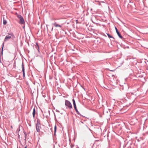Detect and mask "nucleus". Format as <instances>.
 I'll return each instance as SVG.
<instances>
[{
    "instance_id": "obj_1",
    "label": "nucleus",
    "mask_w": 148,
    "mask_h": 148,
    "mask_svg": "<svg viewBox=\"0 0 148 148\" xmlns=\"http://www.w3.org/2000/svg\"><path fill=\"white\" fill-rule=\"evenodd\" d=\"M17 17L19 19V23L20 24H24L25 23L24 20L22 16L20 14H17Z\"/></svg>"
},
{
    "instance_id": "obj_2",
    "label": "nucleus",
    "mask_w": 148,
    "mask_h": 148,
    "mask_svg": "<svg viewBox=\"0 0 148 148\" xmlns=\"http://www.w3.org/2000/svg\"><path fill=\"white\" fill-rule=\"evenodd\" d=\"M65 105L66 106H67V107L70 109H71L72 108V106L71 103L68 100H65Z\"/></svg>"
},
{
    "instance_id": "obj_3",
    "label": "nucleus",
    "mask_w": 148,
    "mask_h": 148,
    "mask_svg": "<svg viewBox=\"0 0 148 148\" xmlns=\"http://www.w3.org/2000/svg\"><path fill=\"white\" fill-rule=\"evenodd\" d=\"M36 130L38 132H40V130L39 127L40 126V123L39 120H38L37 121V123L36 124Z\"/></svg>"
},
{
    "instance_id": "obj_4",
    "label": "nucleus",
    "mask_w": 148,
    "mask_h": 148,
    "mask_svg": "<svg viewBox=\"0 0 148 148\" xmlns=\"http://www.w3.org/2000/svg\"><path fill=\"white\" fill-rule=\"evenodd\" d=\"M115 30L116 31V32L117 33V34L118 35V36H119V37L121 39H123V37L122 36L121 34L118 31V30L117 28H116V27H115Z\"/></svg>"
},
{
    "instance_id": "obj_5",
    "label": "nucleus",
    "mask_w": 148,
    "mask_h": 148,
    "mask_svg": "<svg viewBox=\"0 0 148 148\" xmlns=\"http://www.w3.org/2000/svg\"><path fill=\"white\" fill-rule=\"evenodd\" d=\"M22 71L23 73V77L24 78L25 76V72L24 66L23 64V62H22Z\"/></svg>"
},
{
    "instance_id": "obj_6",
    "label": "nucleus",
    "mask_w": 148,
    "mask_h": 148,
    "mask_svg": "<svg viewBox=\"0 0 148 148\" xmlns=\"http://www.w3.org/2000/svg\"><path fill=\"white\" fill-rule=\"evenodd\" d=\"M11 38V36H10L9 35L6 36L5 39H4V42H6V41H8V40H9V39H10V38Z\"/></svg>"
},
{
    "instance_id": "obj_7",
    "label": "nucleus",
    "mask_w": 148,
    "mask_h": 148,
    "mask_svg": "<svg viewBox=\"0 0 148 148\" xmlns=\"http://www.w3.org/2000/svg\"><path fill=\"white\" fill-rule=\"evenodd\" d=\"M52 25L56 27H58L61 28L62 26V25L57 24L56 22H55L54 23H53Z\"/></svg>"
},
{
    "instance_id": "obj_8",
    "label": "nucleus",
    "mask_w": 148,
    "mask_h": 148,
    "mask_svg": "<svg viewBox=\"0 0 148 148\" xmlns=\"http://www.w3.org/2000/svg\"><path fill=\"white\" fill-rule=\"evenodd\" d=\"M35 114H36L35 108H33V112H32L33 116V117L34 119Z\"/></svg>"
},
{
    "instance_id": "obj_9",
    "label": "nucleus",
    "mask_w": 148,
    "mask_h": 148,
    "mask_svg": "<svg viewBox=\"0 0 148 148\" xmlns=\"http://www.w3.org/2000/svg\"><path fill=\"white\" fill-rule=\"evenodd\" d=\"M8 34L12 36L14 38H15V36L14 35V34L12 32L11 33H8Z\"/></svg>"
},
{
    "instance_id": "obj_10",
    "label": "nucleus",
    "mask_w": 148,
    "mask_h": 148,
    "mask_svg": "<svg viewBox=\"0 0 148 148\" xmlns=\"http://www.w3.org/2000/svg\"><path fill=\"white\" fill-rule=\"evenodd\" d=\"M4 45V43H3L2 44V46H1V54L2 55H3Z\"/></svg>"
},
{
    "instance_id": "obj_11",
    "label": "nucleus",
    "mask_w": 148,
    "mask_h": 148,
    "mask_svg": "<svg viewBox=\"0 0 148 148\" xmlns=\"http://www.w3.org/2000/svg\"><path fill=\"white\" fill-rule=\"evenodd\" d=\"M73 105L74 106V108H75L76 107V104L75 103V101L74 99H73Z\"/></svg>"
},
{
    "instance_id": "obj_12",
    "label": "nucleus",
    "mask_w": 148,
    "mask_h": 148,
    "mask_svg": "<svg viewBox=\"0 0 148 148\" xmlns=\"http://www.w3.org/2000/svg\"><path fill=\"white\" fill-rule=\"evenodd\" d=\"M74 109L75 110V111H76L77 113V114L79 115H81V114H80V113L78 111L77 109V107H76L75 108H74Z\"/></svg>"
},
{
    "instance_id": "obj_13",
    "label": "nucleus",
    "mask_w": 148,
    "mask_h": 148,
    "mask_svg": "<svg viewBox=\"0 0 148 148\" xmlns=\"http://www.w3.org/2000/svg\"><path fill=\"white\" fill-rule=\"evenodd\" d=\"M107 35L108 37L109 38H112L114 39V37L110 35V34H107Z\"/></svg>"
},
{
    "instance_id": "obj_14",
    "label": "nucleus",
    "mask_w": 148,
    "mask_h": 148,
    "mask_svg": "<svg viewBox=\"0 0 148 148\" xmlns=\"http://www.w3.org/2000/svg\"><path fill=\"white\" fill-rule=\"evenodd\" d=\"M54 135H56V129H57V127L56 125H55L54 127Z\"/></svg>"
},
{
    "instance_id": "obj_15",
    "label": "nucleus",
    "mask_w": 148,
    "mask_h": 148,
    "mask_svg": "<svg viewBox=\"0 0 148 148\" xmlns=\"http://www.w3.org/2000/svg\"><path fill=\"white\" fill-rule=\"evenodd\" d=\"M7 23V21L3 19V24L4 25H5Z\"/></svg>"
},
{
    "instance_id": "obj_16",
    "label": "nucleus",
    "mask_w": 148,
    "mask_h": 148,
    "mask_svg": "<svg viewBox=\"0 0 148 148\" xmlns=\"http://www.w3.org/2000/svg\"><path fill=\"white\" fill-rule=\"evenodd\" d=\"M35 47L36 48L37 47H39L38 43H36V45H35Z\"/></svg>"
},
{
    "instance_id": "obj_17",
    "label": "nucleus",
    "mask_w": 148,
    "mask_h": 148,
    "mask_svg": "<svg viewBox=\"0 0 148 148\" xmlns=\"http://www.w3.org/2000/svg\"><path fill=\"white\" fill-rule=\"evenodd\" d=\"M53 112L54 115V116H55V120H56V116L55 113V112L53 111Z\"/></svg>"
},
{
    "instance_id": "obj_18",
    "label": "nucleus",
    "mask_w": 148,
    "mask_h": 148,
    "mask_svg": "<svg viewBox=\"0 0 148 148\" xmlns=\"http://www.w3.org/2000/svg\"><path fill=\"white\" fill-rule=\"evenodd\" d=\"M36 48L37 49V50L38 51V52H39L40 51H39V47H37Z\"/></svg>"
},
{
    "instance_id": "obj_19",
    "label": "nucleus",
    "mask_w": 148,
    "mask_h": 148,
    "mask_svg": "<svg viewBox=\"0 0 148 148\" xmlns=\"http://www.w3.org/2000/svg\"><path fill=\"white\" fill-rule=\"evenodd\" d=\"M81 86L85 90V91H86V90H85V88H84V87L82 85H81Z\"/></svg>"
},
{
    "instance_id": "obj_20",
    "label": "nucleus",
    "mask_w": 148,
    "mask_h": 148,
    "mask_svg": "<svg viewBox=\"0 0 148 148\" xmlns=\"http://www.w3.org/2000/svg\"><path fill=\"white\" fill-rule=\"evenodd\" d=\"M24 132V133L25 134V138H26V136H27V134H26V132L25 133Z\"/></svg>"
},
{
    "instance_id": "obj_21",
    "label": "nucleus",
    "mask_w": 148,
    "mask_h": 148,
    "mask_svg": "<svg viewBox=\"0 0 148 148\" xmlns=\"http://www.w3.org/2000/svg\"><path fill=\"white\" fill-rule=\"evenodd\" d=\"M13 66H14L15 67L16 66V62H15L14 63Z\"/></svg>"
},
{
    "instance_id": "obj_22",
    "label": "nucleus",
    "mask_w": 148,
    "mask_h": 148,
    "mask_svg": "<svg viewBox=\"0 0 148 148\" xmlns=\"http://www.w3.org/2000/svg\"><path fill=\"white\" fill-rule=\"evenodd\" d=\"M56 112H60V111H59V110H58L57 109H56Z\"/></svg>"
},
{
    "instance_id": "obj_23",
    "label": "nucleus",
    "mask_w": 148,
    "mask_h": 148,
    "mask_svg": "<svg viewBox=\"0 0 148 148\" xmlns=\"http://www.w3.org/2000/svg\"><path fill=\"white\" fill-rule=\"evenodd\" d=\"M80 115V116H82V117H85V116H83V115H81H81Z\"/></svg>"
},
{
    "instance_id": "obj_24",
    "label": "nucleus",
    "mask_w": 148,
    "mask_h": 148,
    "mask_svg": "<svg viewBox=\"0 0 148 148\" xmlns=\"http://www.w3.org/2000/svg\"><path fill=\"white\" fill-rule=\"evenodd\" d=\"M24 148H27V145H26V146L24 147Z\"/></svg>"
},
{
    "instance_id": "obj_25",
    "label": "nucleus",
    "mask_w": 148,
    "mask_h": 148,
    "mask_svg": "<svg viewBox=\"0 0 148 148\" xmlns=\"http://www.w3.org/2000/svg\"><path fill=\"white\" fill-rule=\"evenodd\" d=\"M127 48H128V49H129V47H128V46H127Z\"/></svg>"
},
{
    "instance_id": "obj_26",
    "label": "nucleus",
    "mask_w": 148,
    "mask_h": 148,
    "mask_svg": "<svg viewBox=\"0 0 148 148\" xmlns=\"http://www.w3.org/2000/svg\"><path fill=\"white\" fill-rule=\"evenodd\" d=\"M99 140H95V141H99Z\"/></svg>"
},
{
    "instance_id": "obj_27",
    "label": "nucleus",
    "mask_w": 148,
    "mask_h": 148,
    "mask_svg": "<svg viewBox=\"0 0 148 148\" xmlns=\"http://www.w3.org/2000/svg\"><path fill=\"white\" fill-rule=\"evenodd\" d=\"M81 122L82 123H84L82 121H81Z\"/></svg>"
},
{
    "instance_id": "obj_28",
    "label": "nucleus",
    "mask_w": 148,
    "mask_h": 148,
    "mask_svg": "<svg viewBox=\"0 0 148 148\" xmlns=\"http://www.w3.org/2000/svg\"><path fill=\"white\" fill-rule=\"evenodd\" d=\"M20 136L19 135V134H18V137H19Z\"/></svg>"
},
{
    "instance_id": "obj_29",
    "label": "nucleus",
    "mask_w": 148,
    "mask_h": 148,
    "mask_svg": "<svg viewBox=\"0 0 148 148\" xmlns=\"http://www.w3.org/2000/svg\"><path fill=\"white\" fill-rule=\"evenodd\" d=\"M60 114H63V113H62V112L60 113Z\"/></svg>"
},
{
    "instance_id": "obj_30",
    "label": "nucleus",
    "mask_w": 148,
    "mask_h": 148,
    "mask_svg": "<svg viewBox=\"0 0 148 148\" xmlns=\"http://www.w3.org/2000/svg\"><path fill=\"white\" fill-rule=\"evenodd\" d=\"M25 27V26H24L23 27V28H24Z\"/></svg>"
},
{
    "instance_id": "obj_31",
    "label": "nucleus",
    "mask_w": 148,
    "mask_h": 148,
    "mask_svg": "<svg viewBox=\"0 0 148 148\" xmlns=\"http://www.w3.org/2000/svg\"><path fill=\"white\" fill-rule=\"evenodd\" d=\"M16 14H17V15L18 14H17V13H16Z\"/></svg>"
},
{
    "instance_id": "obj_32",
    "label": "nucleus",
    "mask_w": 148,
    "mask_h": 148,
    "mask_svg": "<svg viewBox=\"0 0 148 148\" xmlns=\"http://www.w3.org/2000/svg\"><path fill=\"white\" fill-rule=\"evenodd\" d=\"M53 29V28H52V30Z\"/></svg>"
},
{
    "instance_id": "obj_33",
    "label": "nucleus",
    "mask_w": 148,
    "mask_h": 148,
    "mask_svg": "<svg viewBox=\"0 0 148 148\" xmlns=\"http://www.w3.org/2000/svg\"><path fill=\"white\" fill-rule=\"evenodd\" d=\"M11 127L12 128V126H11Z\"/></svg>"
}]
</instances>
